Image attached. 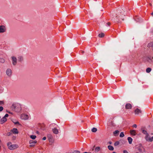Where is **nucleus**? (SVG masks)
<instances>
[{
  "label": "nucleus",
  "instance_id": "obj_3",
  "mask_svg": "<svg viewBox=\"0 0 153 153\" xmlns=\"http://www.w3.org/2000/svg\"><path fill=\"white\" fill-rule=\"evenodd\" d=\"M55 126L56 125L55 124H52L50 125L49 127L51 128H52L53 132L54 134H58V133H60L59 132V130L56 128H53V127Z\"/></svg>",
  "mask_w": 153,
  "mask_h": 153
},
{
  "label": "nucleus",
  "instance_id": "obj_20",
  "mask_svg": "<svg viewBox=\"0 0 153 153\" xmlns=\"http://www.w3.org/2000/svg\"><path fill=\"white\" fill-rule=\"evenodd\" d=\"M128 143H129L130 144H131L132 143V138L130 137H128Z\"/></svg>",
  "mask_w": 153,
  "mask_h": 153
},
{
  "label": "nucleus",
  "instance_id": "obj_22",
  "mask_svg": "<svg viewBox=\"0 0 153 153\" xmlns=\"http://www.w3.org/2000/svg\"><path fill=\"white\" fill-rule=\"evenodd\" d=\"M108 149L111 151H112L114 150V147L111 145H109L108 146Z\"/></svg>",
  "mask_w": 153,
  "mask_h": 153
},
{
  "label": "nucleus",
  "instance_id": "obj_57",
  "mask_svg": "<svg viewBox=\"0 0 153 153\" xmlns=\"http://www.w3.org/2000/svg\"><path fill=\"white\" fill-rule=\"evenodd\" d=\"M8 113H10V112H8Z\"/></svg>",
  "mask_w": 153,
  "mask_h": 153
},
{
  "label": "nucleus",
  "instance_id": "obj_38",
  "mask_svg": "<svg viewBox=\"0 0 153 153\" xmlns=\"http://www.w3.org/2000/svg\"><path fill=\"white\" fill-rule=\"evenodd\" d=\"M8 116H9V115L8 114H5V115H4V117H5V118H6V117H8Z\"/></svg>",
  "mask_w": 153,
  "mask_h": 153
},
{
  "label": "nucleus",
  "instance_id": "obj_28",
  "mask_svg": "<svg viewBox=\"0 0 153 153\" xmlns=\"http://www.w3.org/2000/svg\"><path fill=\"white\" fill-rule=\"evenodd\" d=\"M151 71V69L150 68H148L146 69V72L147 73H149Z\"/></svg>",
  "mask_w": 153,
  "mask_h": 153
},
{
  "label": "nucleus",
  "instance_id": "obj_27",
  "mask_svg": "<svg viewBox=\"0 0 153 153\" xmlns=\"http://www.w3.org/2000/svg\"><path fill=\"white\" fill-rule=\"evenodd\" d=\"M9 136H11L12 137V139L13 140H15L16 139V136L14 135H13V134H9Z\"/></svg>",
  "mask_w": 153,
  "mask_h": 153
},
{
  "label": "nucleus",
  "instance_id": "obj_6",
  "mask_svg": "<svg viewBox=\"0 0 153 153\" xmlns=\"http://www.w3.org/2000/svg\"><path fill=\"white\" fill-rule=\"evenodd\" d=\"M114 124L112 122L108 124L107 128V129L109 131H111L112 130V127L114 126Z\"/></svg>",
  "mask_w": 153,
  "mask_h": 153
},
{
  "label": "nucleus",
  "instance_id": "obj_11",
  "mask_svg": "<svg viewBox=\"0 0 153 153\" xmlns=\"http://www.w3.org/2000/svg\"><path fill=\"white\" fill-rule=\"evenodd\" d=\"M144 59L146 60L149 62L150 63L153 62V57L151 56H148L147 57H145Z\"/></svg>",
  "mask_w": 153,
  "mask_h": 153
},
{
  "label": "nucleus",
  "instance_id": "obj_32",
  "mask_svg": "<svg viewBox=\"0 0 153 153\" xmlns=\"http://www.w3.org/2000/svg\"><path fill=\"white\" fill-rule=\"evenodd\" d=\"M119 131L117 130L114 131L113 132V134H118L119 133Z\"/></svg>",
  "mask_w": 153,
  "mask_h": 153
},
{
  "label": "nucleus",
  "instance_id": "obj_33",
  "mask_svg": "<svg viewBox=\"0 0 153 153\" xmlns=\"http://www.w3.org/2000/svg\"><path fill=\"white\" fill-rule=\"evenodd\" d=\"M142 133L143 134H148L147 132V131L145 130H142Z\"/></svg>",
  "mask_w": 153,
  "mask_h": 153
},
{
  "label": "nucleus",
  "instance_id": "obj_4",
  "mask_svg": "<svg viewBox=\"0 0 153 153\" xmlns=\"http://www.w3.org/2000/svg\"><path fill=\"white\" fill-rule=\"evenodd\" d=\"M8 148L11 150H14L18 147L17 145L16 144L12 145L11 142H9L7 143Z\"/></svg>",
  "mask_w": 153,
  "mask_h": 153
},
{
  "label": "nucleus",
  "instance_id": "obj_35",
  "mask_svg": "<svg viewBox=\"0 0 153 153\" xmlns=\"http://www.w3.org/2000/svg\"><path fill=\"white\" fill-rule=\"evenodd\" d=\"M45 125L44 124H42L41 126V128L42 130H44L45 128H44V127H45Z\"/></svg>",
  "mask_w": 153,
  "mask_h": 153
},
{
  "label": "nucleus",
  "instance_id": "obj_58",
  "mask_svg": "<svg viewBox=\"0 0 153 153\" xmlns=\"http://www.w3.org/2000/svg\"><path fill=\"white\" fill-rule=\"evenodd\" d=\"M110 144H111V142L110 143Z\"/></svg>",
  "mask_w": 153,
  "mask_h": 153
},
{
  "label": "nucleus",
  "instance_id": "obj_44",
  "mask_svg": "<svg viewBox=\"0 0 153 153\" xmlns=\"http://www.w3.org/2000/svg\"><path fill=\"white\" fill-rule=\"evenodd\" d=\"M106 24L108 25V26H109L110 25V23L109 22H108V23H106Z\"/></svg>",
  "mask_w": 153,
  "mask_h": 153
},
{
  "label": "nucleus",
  "instance_id": "obj_24",
  "mask_svg": "<svg viewBox=\"0 0 153 153\" xmlns=\"http://www.w3.org/2000/svg\"><path fill=\"white\" fill-rule=\"evenodd\" d=\"M30 137L33 140H34L36 139V136L35 135L32 134V135H31L30 136Z\"/></svg>",
  "mask_w": 153,
  "mask_h": 153
},
{
  "label": "nucleus",
  "instance_id": "obj_29",
  "mask_svg": "<svg viewBox=\"0 0 153 153\" xmlns=\"http://www.w3.org/2000/svg\"><path fill=\"white\" fill-rule=\"evenodd\" d=\"M18 60L20 62H21V61H22L23 60V57L22 56H20L19 57Z\"/></svg>",
  "mask_w": 153,
  "mask_h": 153
},
{
  "label": "nucleus",
  "instance_id": "obj_2",
  "mask_svg": "<svg viewBox=\"0 0 153 153\" xmlns=\"http://www.w3.org/2000/svg\"><path fill=\"white\" fill-rule=\"evenodd\" d=\"M11 108L13 110L18 113L20 112L22 109L21 105L19 103L13 104L11 106Z\"/></svg>",
  "mask_w": 153,
  "mask_h": 153
},
{
  "label": "nucleus",
  "instance_id": "obj_56",
  "mask_svg": "<svg viewBox=\"0 0 153 153\" xmlns=\"http://www.w3.org/2000/svg\"><path fill=\"white\" fill-rule=\"evenodd\" d=\"M150 4V5H152V4Z\"/></svg>",
  "mask_w": 153,
  "mask_h": 153
},
{
  "label": "nucleus",
  "instance_id": "obj_5",
  "mask_svg": "<svg viewBox=\"0 0 153 153\" xmlns=\"http://www.w3.org/2000/svg\"><path fill=\"white\" fill-rule=\"evenodd\" d=\"M136 149H137V151L140 153H142L146 152L145 148L141 145L137 146Z\"/></svg>",
  "mask_w": 153,
  "mask_h": 153
},
{
  "label": "nucleus",
  "instance_id": "obj_47",
  "mask_svg": "<svg viewBox=\"0 0 153 153\" xmlns=\"http://www.w3.org/2000/svg\"><path fill=\"white\" fill-rule=\"evenodd\" d=\"M151 15L153 16V12L151 13Z\"/></svg>",
  "mask_w": 153,
  "mask_h": 153
},
{
  "label": "nucleus",
  "instance_id": "obj_30",
  "mask_svg": "<svg viewBox=\"0 0 153 153\" xmlns=\"http://www.w3.org/2000/svg\"><path fill=\"white\" fill-rule=\"evenodd\" d=\"M12 121L15 124L20 125L18 121H15L14 120H13Z\"/></svg>",
  "mask_w": 153,
  "mask_h": 153
},
{
  "label": "nucleus",
  "instance_id": "obj_19",
  "mask_svg": "<svg viewBox=\"0 0 153 153\" xmlns=\"http://www.w3.org/2000/svg\"><path fill=\"white\" fill-rule=\"evenodd\" d=\"M148 47L152 48L153 51V42L149 43L148 45Z\"/></svg>",
  "mask_w": 153,
  "mask_h": 153
},
{
  "label": "nucleus",
  "instance_id": "obj_39",
  "mask_svg": "<svg viewBox=\"0 0 153 153\" xmlns=\"http://www.w3.org/2000/svg\"><path fill=\"white\" fill-rule=\"evenodd\" d=\"M120 137H123L124 136L125 134H120Z\"/></svg>",
  "mask_w": 153,
  "mask_h": 153
},
{
  "label": "nucleus",
  "instance_id": "obj_23",
  "mask_svg": "<svg viewBox=\"0 0 153 153\" xmlns=\"http://www.w3.org/2000/svg\"><path fill=\"white\" fill-rule=\"evenodd\" d=\"M100 149V148L99 147H97L95 148L94 151L95 152H98L99 151Z\"/></svg>",
  "mask_w": 153,
  "mask_h": 153
},
{
  "label": "nucleus",
  "instance_id": "obj_41",
  "mask_svg": "<svg viewBox=\"0 0 153 153\" xmlns=\"http://www.w3.org/2000/svg\"><path fill=\"white\" fill-rule=\"evenodd\" d=\"M133 127L136 128L137 127V125L136 124H134L133 126Z\"/></svg>",
  "mask_w": 153,
  "mask_h": 153
},
{
  "label": "nucleus",
  "instance_id": "obj_17",
  "mask_svg": "<svg viewBox=\"0 0 153 153\" xmlns=\"http://www.w3.org/2000/svg\"><path fill=\"white\" fill-rule=\"evenodd\" d=\"M11 131L14 134H18L19 133L18 130L16 128H14Z\"/></svg>",
  "mask_w": 153,
  "mask_h": 153
},
{
  "label": "nucleus",
  "instance_id": "obj_34",
  "mask_svg": "<svg viewBox=\"0 0 153 153\" xmlns=\"http://www.w3.org/2000/svg\"><path fill=\"white\" fill-rule=\"evenodd\" d=\"M135 133V131L134 130H133L131 131L130 134H134Z\"/></svg>",
  "mask_w": 153,
  "mask_h": 153
},
{
  "label": "nucleus",
  "instance_id": "obj_40",
  "mask_svg": "<svg viewBox=\"0 0 153 153\" xmlns=\"http://www.w3.org/2000/svg\"><path fill=\"white\" fill-rule=\"evenodd\" d=\"M123 153H128L127 151L125 150L123 151Z\"/></svg>",
  "mask_w": 153,
  "mask_h": 153
},
{
  "label": "nucleus",
  "instance_id": "obj_16",
  "mask_svg": "<svg viewBox=\"0 0 153 153\" xmlns=\"http://www.w3.org/2000/svg\"><path fill=\"white\" fill-rule=\"evenodd\" d=\"M132 107V106L130 103H127L126 104L125 107L127 109H131Z\"/></svg>",
  "mask_w": 153,
  "mask_h": 153
},
{
  "label": "nucleus",
  "instance_id": "obj_18",
  "mask_svg": "<svg viewBox=\"0 0 153 153\" xmlns=\"http://www.w3.org/2000/svg\"><path fill=\"white\" fill-rule=\"evenodd\" d=\"M7 120V119L5 117H3L0 120V123L1 124H3Z\"/></svg>",
  "mask_w": 153,
  "mask_h": 153
},
{
  "label": "nucleus",
  "instance_id": "obj_55",
  "mask_svg": "<svg viewBox=\"0 0 153 153\" xmlns=\"http://www.w3.org/2000/svg\"><path fill=\"white\" fill-rule=\"evenodd\" d=\"M139 153V152H136V153Z\"/></svg>",
  "mask_w": 153,
  "mask_h": 153
},
{
  "label": "nucleus",
  "instance_id": "obj_43",
  "mask_svg": "<svg viewBox=\"0 0 153 153\" xmlns=\"http://www.w3.org/2000/svg\"><path fill=\"white\" fill-rule=\"evenodd\" d=\"M3 103V102L2 101H0V105Z\"/></svg>",
  "mask_w": 153,
  "mask_h": 153
},
{
  "label": "nucleus",
  "instance_id": "obj_46",
  "mask_svg": "<svg viewBox=\"0 0 153 153\" xmlns=\"http://www.w3.org/2000/svg\"><path fill=\"white\" fill-rule=\"evenodd\" d=\"M36 133L37 134H38L39 133V131H36Z\"/></svg>",
  "mask_w": 153,
  "mask_h": 153
},
{
  "label": "nucleus",
  "instance_id": "obj_51",
  "mask_svg": "<svg viewBox=\"0 0 153 153\" xmlns=\"http://www.w3.org/2000/svg\"><path fill=\"white\" fill-rule=\"evenodd\" d=\"M1 143V140H0V143Z\"/></svg>",
  "mask_w": 153,
  "mask_h": 153
},
{
  "label": "nucleus",
  "instance_id": "obj_21",
  "mask_svg": "<svg viewBox=\"0 0 153 153\" xmlns=\"http://www.w3.org/2000/svg\"><path fill=\"white\" fill-rule=\"evenodd\" d=\"M104 36H105V34L103 33H100L98 35L99 37L100 38H102V37H104Z\"/></svg>",
  "mask_w": 153,
  "mask_h": 153
},
{
  "label": "nucleus",
  "instance_id": "obj_53",
  "mask_svg": "<svg viewBox=\"0 0 153 153\" xmlns=\"http://www.w3.org/2000/svg\"><path fill=\"white\" fill-rule=\"evenodd\" d=\"M8 134H11V133L10 132H9Z\"/></svg>",
  "mask_w": 153,
  "mask_h": 153
},
{
  "label": "nucleus",
  "instance_id": "obj_60",
  "mask_svg": "<svg viewBox=\"0 0 153 153\" xmlns=\"http://www.w3.org/2000/svg\"><path fill=\"white\" fill-rule=\"evenodd\" d=\"M116 134H115V136H116Z\"/></svg>",
  "mask_w": 153,
  "mask_h": 153
},
{
  "label": "nucleus",
  "instance_id": "obj_49",
  "mask_svg": "<svg viewBox=\"0 0 153 153\" xmlns=\"http://www.w3.org/2000/svg\"><path fill=\"white\" fill-rule=\"evenodd\" d=\"M115 19H112V20H113L114 21V22L115 21V20H115Z\"/></svg>",
  "mask_w": 153,
  "mask_h": 153
},
{
  "label": "nucleus",
  "instance_id": "obj_13",
  "mask_svg": "<svg viewBox=\"0 0 153 153\" xmlns=\"http://www.w3.org/2000/svg\"><path fill=\"white\" fill-rule=\"evenodd\" d=\"M48 137L49 142L53 143L54 141V139L51 134H48Z\"/></svg>",
  "mask_w": 153,
  "mask_h": 153
},
{
  "label": "nucleus",
  "instance_id": "obj_36",
  "mask_svg": "<svg viewBox=\"0 0 153 153\" xmlns=\"http://www.w3.org/2000/svg\"><path fill=\"white\" fill-rule=\"evenodd\" d=\"M80 152L79 151H77V150H75L73 152V153H80Z\"/></svg>",
  "mask_w": 153,
  "mask_h": 153
},
{
  "label": "nucleus",
  "instance_id": "obj_59",
  "mask_svg": "<svg viewBox=\"0 0 153 153\" xmlns=\"http://www.w3.org/2000/svg\"><path fill=\"white\" fill-rule=\"evenodd\" d=\"M116 134H115V136H116Z\"/></svg>",
  "mask_w": 153,
  "mask_h": 153
},
{
  "label": "nucleus",
  "instance_id": "obj_14",
  "mask_svg": "<svg viewBox=\"0 0 153 153\" xmlns=\"http://www.w3.org/2000/svg\"><path fill=\"white\" fill-rule=\"evenodd\" d=\"M135 114L137 115H141L142 114V111L141 110L137 108L134 111Z\"/></svg>",
  "mask_w": 153,
  "mask_h": 153
},
{
  "label": "nucleus",
  "instance_id": "obj_1",
  "mask_svg": "<svg viewBox=\"0 0 153 153\" xmlns=\"http://www.w3.org/2000/svg\"><path fill=\"white\" fill-rule=\"evenodd\" d=\"M125 12V11L122 8L119 9L117 11V16H116V18L117 17H119L120 19L122 20H123L124 17L125 16L124 14Z\"/></svg>",
  "mask_w": 153,
  "mask_h": 153
},
{
  "label": "nucleus",
  "instance_id": "obj_8",
  "mask_svg": "<svg viewBox=\"0 0 153 153\" xmlns=\"http://www.w3.org/2000/svg\"><path fill=\"white\" fill-rule=\"evenodd\" d=\"M7 75L9 77H11L12 75V70L9 68H7L6 71Z\"/></svg>",
  "mask_w": 153,
  "mask_h": 153
},
{
  "label": "nucleus",
  "instance_id": "obj_12",
  "mask_svg": "<svg viewBox=\"0 0 153 153\" xmlns=\"http://www.w3.org/2000/svg\"><path fill=\"white\" fill-rule=\"evenodd\" d=\"M6 29L4 25H0V33H3L6 31Z\"/></svg>",
  "mask_w": 153,
  "mask_h": 153
},
{
  "label": "nucleus",
  "instance_id": "obj_7",
  "mask_svg": "<svg viewBox=\"0 0 153 153\" xmlns=\"http://www.w3.org/2000/svg\"><path fill=\"white\" fill-rule=\"evenodd\" d=\"M29 118V116L24 114H22L20 116V118L21 119L24 120H27Z\"/></svg>",
  "mask_w": 153,
  "mask_h": 153
},
{
  "label": "nucleus",
  "instance_id": "obj_54",
  "mask_svg": "<svg viewBox=\"0 0 153 153\" xmlns=\"http://www.w3.org/2000/svg\"><path fill=\"white\" fill-rule=\"evenodd\" d=\"M92 150H94V148H93L92 149Z\"/></svg>",
  "mask_w": 153,
  "mask_h": 153
},
{
  "label": "nucleus",
  "instance_id": "obj_26",
  "mask_svg": "<svg viewBox=\"0 0 153 153\" xmlns=\"http://www.w3.org/2000/svg\"><path fill=\"white\" fill-rule=\"evenodd\" d=\"M97 131V129L96 128H93L91 129V131L94 133L96 132Z\"/></svg>",
  "mask_w": 153,
  "mask_h": 153
},
{
  "label": "nucleus",
  "instance_id": "obj_48",
  "mask_svg": "<svg viewBox=\"0 0 153 153\" xmlns=\"http://www.w3.org/2000/svg\"><path fill=\"white\" fill-rule=\"evenodd\" d=\"M83 153H89V152H83Z\"/></svg>",
  "mask_w": 153,
  "mask_h": 153
},
{
  "label": "nucleus",
  "instance_id": "obj_25",
  "mask_svg": "<svg viewBox=\"0 0 153 153\" xmlns=\"http://www.w3.org/2000/svg\"><path fill=\"white\" fill-rule=\"evenodd\" d=\"M5 59L2 58H0V62L3 63L5 62Z\"/></svg>",
  "mask_w": 153,
  "mask_h": 153
},
{
  "label": "nucleus",
  "instance_id": "obj_9",
  "mask_svg": "<svg viewBox=\"0 0 153 153\" xmlns=\"http://www.w3.org/2000/svg\"><path fill=\"white\" fill-rule=\"evenodd\" d=\"M145 139L146 141L148 142H152L153 141V136L151 137L149 134H146L145 136Z\"/></svg>",
  "mask_w": 153,
  "mask_h": 153
},
{
  "label": "nucleus",
  "instance_id": "obj_45",
  "mask_svg": "<svg viewBox=\"0 0 153 153\" xmlns=\"http://www.w3.org/2000/svg\"><path fill=\"white\" fill-rule=\"evenodd\" d=\"M120 134H124V132H121Z\"/></svg>",
  "mask_w": 153,
  "mask_h": 153
},
{
  "label": "nucleus",
  "instance_id": "obj_42",
  "mask_svg": "<svg viewBox=\"0 0 153 153\" xmlns=\"http://www.w3.org/2000/svg\"><path fill=\"white\" fill-rule=\"evenodd\" d=\"M46 137H44L42 138V139L43 140H45L46 139Z\"/></svg>",
  "mask_w": 153,
  "mask_h": 153
},
{
  "label": "nucleus",
  "instance_id": "obj_37",
  "mask_svg": "<svg viewBox=\"0 0 153 153\" xmlns=\"http://www.w3.org/2000/svg\"><path fill=\"white\" fill-rule=\"evenodd\" d=\"M3 109V108L2 106H0V111H2Z\"/></svg>",
  "mask_w": 153,
  "mask_h": 153
},
{
  "label": "nucleus",
  "instance_id": "obj_52",
  "mask_svg": "<svg viewBox=\"0 0 153 153\" xmlns=\"http://www.w3.org/2000/svg\"><path fill=\"white\" fill-rule=\"evenodd\" d=\"M137 22H139V20H137Z\"/></svg>",
  "mask_w": 153,
  "mask_h": 153
},
{
  "label": "nucleus",
  "instance_id": "obj_50",
  "mask_svg": "<svg viewBox=\"0 0 153 153\" xmlns=\"http://www.w3.org/2000/svg\"><path fill=\"white\" fill-rule=\"evenodd\" d=\"M112 153H116L115 152H113Z\"/></svg>",
  "mask_w": 153,
  "mask_h": 153
},
{
  "label": "nucleus",
  "instance_id": "obj_31",
  "mask_svg": "<svg viewBox=\"0 0 153 153\" xmlns=\"http://www.w3.org/2000/svg\"><path fill=\"white\" fill-rule=\"evenodd\" d=\"M119 144V142L118 141L115 142L114 143V145L115 146H117Z\"/></svg>",
  "mask_w": 153,
  "mask_h": 153
},
{
  "label": "nucleus",
  "instance_id": "obj_10",
  "mask_svg": "<svg viewBox=\"0 0 153 153\" xmlns=\"http://www.w3.org/2000/svg\"><path fill=\"white\" fill-rule=\"evenodd\" d=\"M13 65L15 66L17 63V59L16 57L14 56L11 57Z\"/></svg>",
  "mask_w": 153,
  "mask_h": 153
},
{
  "label": "nucleus",
  "instance_id": "obj_15",
  "mask_svg": "<svg viewBox=\"0 0 153 153\" xmlns=\"http://www.w3.org/2000/svg\"><path fill=\"white\" fill-rule=\"evenodd\" d=\"M29 143L30 144V147H32L34 146L35 144L37 143V141L34 140H30L29 142Z\"/></svg>",
  "mask_w": 153,
  "mask_h": 153
}]
</instances>
